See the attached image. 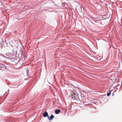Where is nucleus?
<instances>
[{
    "label": "nucleus",
    "mask_w": 122,
    "mask_h": 122,
    "mask_svg": "<svg viewBox=\"0 0 122 122\" xmlns=\"http://www.w3.org/2000/svg\"><path fill=\"white\" fill-rule=\"evenodd\" d=\"M110 92L109 93H108L107 94V96H109L110 95Z\"/></svg>",
    "instance_id": "7"
},
{
    "label": "nucleus",
    "mask_w": 122,
    "mask_h": 122,
    "mask_svg": "<svg viewBox=\"0 0 122 122\" xmlns=\"http://www.w3.org/2000/svg\"><path fill=\"white\" fill-rule=\"evenodd\" d=\"M43 116L44 117H46L48 116V114L47 112L45 111L43 114Z\"/></svg>",
    "instance_id": "2"
},
{
    "label": "nucleus",
    "mask_w": 122,
    "mask_h": 122,
    "mask_svg": "<svg viewBox=\"0 0 122 122\" xmlns=\"http://www.w3.org/2000/svg\"><path fill=\"white\" fill-rule=\"evenodd\" d=\"M54 117V116L52 114H51V116L50 117L49 116H48V119L49 120H52L53 118Z\"/></svg>",
    "instance_id": "3"
},
{
    "label": "nucleus",
    "mask_w": 122,
    "mask_h": 122,
    "mask_svg": "<svg viewBox=\"0 0 122 122\" xmlns=\"http://www.w3.org/2000/svg\"><path fill=\"white\" fill-rule=\"evenodd\" d=\"M62 5L65 8H66L67 7V4L65 3L62 4Z\"/></svg>",
    "instance_id": "4"
},
{
    "label": "nucleus",
    "mask_w": 122,
    "mask_h": 122,
    "mask_svg": "<svg viewBox=\"0 0 122 122\" xmlns=\"http://www.w3.org/2000/svg\"><path fill=\"white\" fill-rule=\"evenodd\" d=\"M60 110L59 109L56 110L55 111V112L56 114H57L59 113L60 112Z\"/></svg>",
    "instance_id": "5"
},
{
    "label": "nucleus",
    "mask_w": 122,
    "mask_h": 122,
    "mask_svg": "<svg viewBox=\"0 0 122 122\" xmlns=\"http://www.w3.org/2000/svg\"><path fill=\"white\" fill-rule=\"evenodd\" d=\"M1 66L3 67H6L5 66V65H4L3 64H2V65H1Z\"/></svg>",
    "instance_id": "6"
},
{
    "label": "nucleus",
    "mask_w": 122,
    "mask_h": 122,
    "mask_svg": "<svg viewBox=\"0 0 122 122\" xmlns=\"http://www.w3.org/2000/svg\"><path fill=\"white\" fill-rule=\"evenodd\" d=\"M72 97L74 100H79V99L78 98V96L77 93H73L71 94Z\"/></svg>",
    "instance_id": "1"
}]
</instances>
